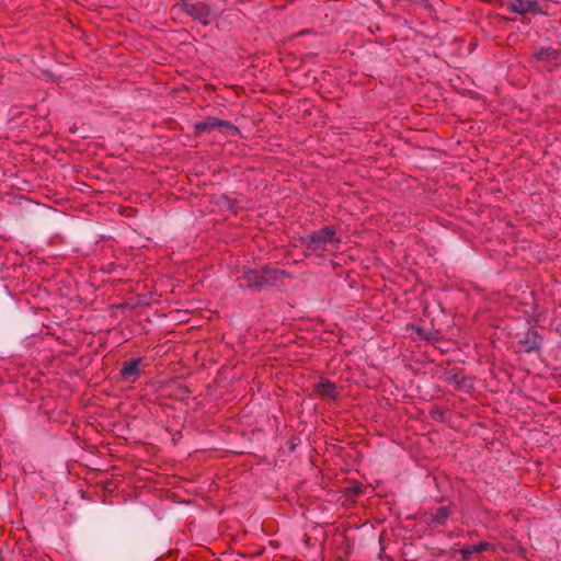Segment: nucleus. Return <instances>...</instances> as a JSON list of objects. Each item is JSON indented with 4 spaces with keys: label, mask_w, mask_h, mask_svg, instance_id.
Listing matches in <instances>:
<instances>
[{
    "label": "nucleus",
    "mask_w": 561,
    "mask_h": 561,
    "mask_svg": "<svg viewBox=\"0 0 561 561\" xmlns=\"http://www.w3.org/2000/svg\"><path fill=\"white\" fill-rule=\"evenodd\" d=\"M185 9L194 19L198 20L203 24H207L209 22L208 18L210 12L206 4L202 2L186 3Z\"/></svg>",
    "instance_id": "obj_3"
},
{
    "label": "nucleus",
    "mask_w": 561,
    "mask_h": 561,
    "mask_svg": "<svg viewBox=\"0 0 561 561\" xmlns=\"http://www.w3.org/2000/svg\"><path fill=\"white\" fill-rule=\"evenodd\" d=\"M553 54H554V51H553V50L546 49V50H541V51L538 54V57H539L540 59H549Z\"/></svg>",
    "instance_id": "obj_9"
},
{
    "label": "nucleus",
    "mask_w": 561,
    "mask_h": 561,
    "mask_svg": "<svg viewBox=\"0 0 561 561\" xmlns=\"http://www.w3.org/2000/svg\"><path fill=\"white\" fill-rule=\"evenodd\" d=\"M139 364L140 359H133L130 362H127L124 364L121 374L123 378L128 382H134L139 377L140 370H139Z\"/></svg>",
    "instance_id": "obj_4"
},
{
    "label": "nucleus",
    "mask_w": 561,
    "mask_h": 561,
    "mask_svg": "<svg viewBox=\"0 0 561 561\" xmlns=\"http://www.w3.org/2000/svg\"><path fill=\"white\" fill-rule=\"evenodd\" d=\"M448 516H449V512H448V510H447V508H445V507H440V508L437 511V513H436V515H435V517H434V522H436V523H438V524H443V523L446 520V518H447Z\"/></svg>",
    "instance_id": "obj_8"
},
{
    "label": "nucleus",
    "mask_w": 561,
    "mask_h": 561,
    "mask_svg": "<svg viewBox=\"0 0 561 561\" xmlns=\"http://www.w3.org/2000/svg\"><path fill=\"white\" fill-rule=\"evenodd\" d=\"M520 344L523 345V350L525 352H533L539 347L535 332H528L527 337L525 340H522Z\"/></svg>",
    "instance_id": "obj_7"
},
{
    "label": "nucleus",
    "mask_w": 561,
    "mask_h": 561,
    "mask_svg": "<svg viewBox=\"0 0 561 561\" xmlns=\"http://www.w3.org/2000/svg\"><path fill=\"white\" fill-rule=\"evenodd\" d=\"M482 549H484V545H477V546L472 547V550H466L465 552L466 553H471L472 551H480Z\"/></svg>",
    "instance_id": "obj_10"
},
{
    "label": "nucleus",
    "mask_w": 561,
    "mask_h": 561,
    "mask_svg": "<svg viewBox=\"0 0 561 561\" xmlns=\"http://www.w3.org/2000/svg\"><path fill=\"white\" fill-rule=\"evenodd\" d=\"M197 133H210L215 129L224 130L227 135H237L238 129L236 126L226 121H220L215 117H207L203 122L195 125Z\"/></svg>",
    "instance_id": "obj_2"
},
{
    "label": "nucleus",
    "mask_w": 561,
    "mask_h": 561,
    "mask_svg": "<svg viewBox=\"0 0 561 561\" xmlns=\"http://www.w3.org/2000/svg\"><path fill=\"white\" fill-rule=\"evenodd\" d=\"M316 392L322 398L334 399L336 397L335 385L328 379L321 378L316 385Z\"/></svg>",
    "instance_id": "obj_5"
},
{
    "label": "nucleus",
    "mask_w": 561,
    "mask_h": 561,
    "mask_svg": "<svg viewBox=\"0 0 561 561\" xmlns=\"http://www.w3.org/2000/svg\"><path fill=\"white\" fill-rule=\"evenodd\" d=\"M507 9L512 12L525 14L535 8V3L528 0H506Z\"/></svg>",
    "instance_id": "obj_6"
},
{
    "label": "nucleus",
    "mask_w": 561,
    "mask_h": 561,
    "mask_svg": "<svg viewBox=\"0 0 561 561\" xmlns=\"http://www.w3.org/2000/svg\"><path fill=\"white\" fill-rule=\"evenodd\" d=\"M335 248L336 240L331 228H323L308 238L307 249L310 251H330Z\"/></svg>",
    "instance_id": "obj_1"
}]
</instances>
